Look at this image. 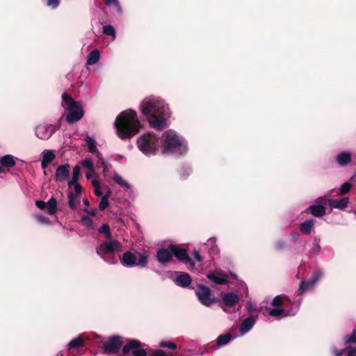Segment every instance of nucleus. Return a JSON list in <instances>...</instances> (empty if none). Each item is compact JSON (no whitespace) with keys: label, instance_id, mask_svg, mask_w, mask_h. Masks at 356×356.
Masks as SVG:
<instances>
[{"label":"nucleus","instance_id":"obj_50","mask_svg":"<svg viewBox=\"0 0 356 356\" xmlns=\"http://www.w3.org/2000/svg\"><path fill=\"white\" fill-rule=\"evenodd\" d=\"M108 206V200L106 197H102L100 203L99 204V209L101 211H104Z\"/></svg>","mask_w":356,"mask_h":356},{"label":"nucleus","instance_id":"obj_15","mask_svg":"<svg viewBox=\"0 0 356 356\" xmlns=\"http://www.w3.org/2000/svg\"><path fill=\"white\" fill-rule=\"evenodd\" d=\"M35 205L40 210L47 209V213L50 215H54L57 212V201L56 198L51 197L47 202L43 200H36Z\"/></svg>","mask_w":356,"mask_h":356},{"label":"nucleus","instance_id":"obj_9","mask_svg":"<svg viewBox=\"0 0 356 356\" xmlns=\"http://www.w3.org/2000/svg\"><path fill=\"white\" fill-rule=\"evenodd\" d=\"M146 346L145 343H141L136 339L128 340L122 348L124 355L132 354L134 356H147V353L144 348Z\"/></svg>","mask_w":356,"mask_h":356},{"label":"nucleus","instance_id":"obj_33","mask_svg":"<svg viewBox=\"0 0 356 356\" xmlns=\"http://www.w3.org/2000/svg\"><path fill=\"white\" fill-rule=\"evenodd\" d=\"M83 346V341L81 337L73 339L67 346V350L76 349Z\"/></svg>","mask_w":356,"mask_h":356},{"label":"nucleus","instance_id":"obj_27","mask_svg":"<svg viewBox=\"0 0 356 356\" xmlns=\"http://www.w3.org/2000/svg\"><path fill=\"white\" fill-rule=\"evenodd\" d=\"M17 160H18L17 158L11 154H6L0 159V163L3 167L13 168L15 165Z\"/></svg>","mask_w":356,"mask_h":356},{"label":"nucleus","instance_id":"obj_21","mask_svg":"<svg viewBox=\"0 0 356 356\" xmlns=\"http://www.w3.org/2000/svg\"><path fill=\"white\" fill-rule=\"evenodd\" d=\"M336 161L341 167L347 166L352 161V154L348 151H343L336 156Z\"/></svg>","mask_w":356,"mask_h":356},{"label":"nucleus","instance_id":"obj_55","mask_svg":"<svg viewBox=\"0 0 356 356\" xmlns=\"http://www.w3.org/2000/svg\"><path fill=\"white\" fill-rule=\"evenodd\" d=\"M74 191L73 192V195H76L78 196H81V186L79 184H75L74 186Z\"/></svg>","mask_w":356,"mask_h":356},{"label":"nucleus","instance_id":"obj_63","mask_svg":"<svg viewBox=\"0 0 356 356\" xmlns=\"http://www.w3.org/2000/svg\"><path fill=\"white\" fill-rule=\"evenodd\" d=\"M111 191L110 190H108L106 191V193L102 197H106V199L108 200L109 197L111 196Z\"/></svg>","mask_w":356,"mask_h":356},{"label":"nucleus","instance_id":"obj_29","mask_svg":"<svg viewBox=\"0 0 356 356\" xmlns=\"http://www.w3.org/2000/svg\"><path fill=\"white\" fill-rule=\"evenodd\" d=\"M315 220L313 219H307L300 225V232L303 234H309L314 228Z\"/></svg>","mask_w":356,"mask_h":356},{"label":"nucleus","instance_id":"obj_60","mask_svg":"<svg viewBox=\"0 0 356 356\" xmlns=\"http://www.w3.org/2000/svg\"><path fill=\"white\" fill-rule=\"evenodd\" d=\"M193 254H194L195 259L197 261H202V258L201 257V256L200 255V254L197 252L195 251Z\"/></svg>","mask_w":356,"mask_h":356},{"label":"nucleus","instance_id":"obj_46","mask_svg":"<svg viewBox=\"0 0 356 356\" xmlns=\"http://www.w3.org/2000/svg\"><path fill=\"white\" fill-rule=\"evenodd\" d=\"M346 344L356 343V330H354L351 334L346 335L344 337Z\"/></svg>","mask_w":356,"mask_h":356},{"label":"nucleus","instance_id":"obj_3","mask_svg":"<svg viewBox=\"0 0 356 356\" xmlns=\"http://www.w3.org/2000/svg\"><path fill=\"white\" fill-rule=\"evenodd\" d=\"M162 138V148L165 154H184L188 151L186 140L175 131H165Z\"/></svg>","mask_w":356,"mask_h":356},{"label":"nucleus","instance_id":"obj_57","mask_svg":"<svg viewBox=\"0 0 356 356\" xmlns=\"http://www.w3.org/2000/svg\"><path fill=\"white\" fill-rule=\"evenodd\" d=\"M332 353L335 356H341L343 353H346V348L341 350L333 349Z\"/></svg>","mask_w":356,"mask_h":356},{"label":"nucleus","instance_id":"obj_52","mask_svg":"<svg viewBox=\"0 0 356 356\" xmlns=\"http://www.w3.org/2000/svg\"><path fill=\"white\" fill-rule=\"evenodd\" d=\"M289 238H290V241L292 243H297L300 241V234L298 232H294L291 233Z\"/></svg>","mask_w":356,"mask_h":356},{"label":"nucleus","instance_id":"obj_30","mask_svg":"<svg viewBox=\"0 0 356 356\" xmlns=\"http://www.w3.org/2000/svg\"><path fill=\"white\" fill-rule=\"evenodd\" d=\"M321 250V248L320 245V239L316 237L314 239L311 248L307 252L308 257L312 258L313 257L317 256L320 253Z\"/></svg>","mask_w":356,"mask_h":356},{"label":"nucleus","instance_id":"obj_45","mask_svg":"<svg viewBox=\"0 0 356 356\" xmlns=\"http://www.w3.org/2000/svg\"><path fill=\"white\" fill-rule=\"evenodd\" d=\"M245 309L248 313L259 312V309L257 308L255 303L251 300L247 302L245 305Z\"/></svg>","mask_w":356,"mask_h":356},{"label":"nucleus","instance_id":"obj_58","mask_svg":"<svg viewBox=\"0 0 356 356\" xmlns=\"http://www.w3.org/2000/svg\"><path fill=\"white\" fill-rule=\"evenodd\" d=\"M83 211L84 212H86L88 213L89 215L90 216H95L96 215V213H97V209H93L92 210H88L87 209H83Z\"/></svg>","mask_w":356,"mask_h":356},{"label":"nucleus","instance_id":"obj_23","mask_svg":"<svg viewBox=\"0 0 356 356\" xmlns=\"http://www.w3.org/2000/svg\"><path fill=\"white\" fill-rule=\"evenodd\" d=\"M352 188V184L347 181L343 183L339 188H333L328 193L329 195H345L348 194Z\"/></svg>","mask_w":356,"mask_h":356},{"label":"nucleus","instance_id":"obj_32","mask_svg":"<svg viewBox=\"0 0 356 356\" xmlns=\"http://www.w3.org/2000/svg\"><path fill=\"white\" fill-rule=\"evenodd\" d=\"M69 207L71 209H76L78 203L79 202L80 196L73 195V191H70L67 193Z\"/></svg>","mask_w":356,"mask_h":356},{"label":"nucleus","instance_id":"obj_59","mask_svg":"<svg viewBox=\"0 0 356 356\" xmlns=\"http://www.w3.org/2000/svg\"><path fill=\"white\" fill-rule=\"evenodd\" d=\"M94 193L98 197L102 196V190H101V187L100 186L96 187V188L94 189Z\"/></svg>","mask_w":356,"mask_h":356},{"label":"nucleus","instance_id":"obj_20","mask_svg":"<svg viewBox=\"0 0 356 356\" xmlns=\"http://www.w3.org/2000/svg\"><path fill=\"white\" fill-rule=\"evenodd\" d=\"M173 257V252L170 249V245L168 248H162L158 250L156 253V257L161 264H166L172 260Z\"/></svg>","mask_w":356,"mask_h":356},{"label":"nucleus","instance_id":"obj_19","mask_svg":"<svg viewBox=\"0 0 356 356\" xmlns=\"http://www.w3.org/2000/svg\"><path fill=\"white\" fill-rule=\"evenodd\" d=\"M350 202V198L348 197H343L341 199H329L328 203L330 208L337 209L339 210H345Z\"/></svg>","mask_w":356,"mask_h":356},{"label":"nucleus","instance_id":"obj_53","mask_svg":"<svg viewBox=\"0 0 356 356\" xmlns=\"http://www.w3.org/2000/svg\"><path fill=\"white\" fill-rule=\"evenodd\" d=\"M60 4V0H47V5L53 9L58 7Z\"/></svg>","mask_w":356,"mask_h":356},{"label":"nucleus","instance_id":"obj_26","mask_svg":"<svg viewBox=\"0 0 356 356\" xmlns=\"http://www.w3.org/2000/svg\"><path fill=\"white\" fill-rule=\"evenodd\" d=\"M312 216L315 217H323L325 214V207L321 205L312 204L307 209Z\"/></svg>","mask_w":356,"mask_h":356},{"label":"nucleus","instance_id":"obj_51","mask_svg":"<svg viewBox=\"0 0 356 356\" xmlns=\"http://www.w3.org/2000/svg\"><path fill=\"white\" fill-rule=\"evenodd\" d=\"M81 168L79 165H76L73 168L72 178L74 180H79L80 176Z\"/></svg>","mask_w":356,"mask_h":356},{"label":"nucleus","instance_id":"obj_8","mask_svg":"<svg viewBox=\"0 0 356 356\" xmlns=\"http://www.w3.org/2000/svg\"><path fill=\"white\" fill-rule=\"evenodd\" d=\"M240 297L237 293L229 292L222 293L220 302V308L226 313H232L238 303Z\"/></svg>","mask_w":356,"mask_h":356},{"label":"nucleus","instance_id":"obj_56","mask_svg":"<svg viewBox=\"0 0 356 356\" xmlns=\"http://www.w3.org/2000/svg\"><path fill=\"white\" fill-rule=\"evenodd\" d=\"M346 353L348 354V356H356V347L355 348L348 347L346 348Z\"/></svg>","mask_w":356,"mask_h":356},{"label":"nucleus","instance_id":"obj_13","mask_svg":"<svg viewBox=\"0 0 356 356\" xmlns=\"http://www.w3.org/2000/svg\"><path fill=\"white\" fill-rule=\"evenodd\" d=\"M300 302V300L294 305L293 307L289 310L282 307H266V312H268L267 315L277 318H280L288 316H294L298 310Z\"/></svg>","mask_w":356,"mask_h":356},{"label":"nucleus","instance_id":"obj_41","mask_svg":"<svg viewBox=\"0 0 356 356\" xmlns=\"http://www.w3.org/2000/svg\"><path fill=\"white\" fill-rule=\"evenodd\" d=\"M82 165L83 167L88 169L91 174L94 172V163L90 158H86L83 160Z\"/></svg>","mask_w":356,"mask_h":356},{"label":"nucleus","instance_id":"obj_49","mask_svg":"<svg viewBox=\"0 0 356 356\" xmlns=\"http://www.w3.org/2000/svg\"><path fill=\"white\" fill-rule=\"evenodd\" d=\"M172 355L171 353L167 354L165 351L161 349H156L153 350L149 356H172Z\"/></svg>","mask_w":356,"mask_h":356},{"label":"nucleus","instance_id":"obj_54","mask_svg":"<svg viewBox=\"0 0 356 356\" xmlns=\"http://www.w3.org/2000/svg\"><path fill=\"white\" fill-rule=\"evenodd\" d=\"M275 247L277 250H282L286 248V242L282 239H280L277 241Z\"/></svg>","mask_w":356,"mask_h":356},{"label":"nucleus","instance_id":"obj_61","mask_svg":"<svg viewBox=\"0 0 356 356\" xmlns=\"http://www.w3.org/2000/svg\"><path fill=\"white\" fill-rule=\"evenodd\" d=\"M78 181V180H74L73 181V178L72 177V179L68 181V186L70 187H71L72 186H74L75 184H77L76 182Z\"/></svg>","mask_w":356,"mask_h":356},{"label":"nucleus","instance_id":"obj_40","mask_svg":"<svg viewBox=\"0 0 356 356\" xmlns=\"http://www.w3.org/2000/svg\"><path fill=\"white\" fill-rule=\"evenodd\" d=\"M103 33L106 35L112 36L114 39L115 38V29L111 25H105L103 26Z\"/></svg>","mask_w":356,"mask_h":356},{"label":"nucleus","instance_id":"obj_37","mask_svg":"<svg viewBox=\"0 0 356 356\" xmlns=\"http://www.w3.org/2000/svg\"><path fill=\"white\" fill-rule=\"evenodd\" d=\"M105 4L108 7H115L116 12L118 14H121L122 13V7L118 0H106Z\"/></svg>","mask_w":356,"mask_h":356},{"label":"nucleus","instance_id":"obj_1","mask_svg":"<svg viewBox=\"0 0 356 356\" xmlns=\"http://www.w3.org/2000/svg\"><path fill=\"white\" fill-rule=\"evenodd\" d=\"M140 111L152 128L161 131L168 127L167 120L170 111L168 104L161 97H145L140 102Z\"/></svg>","mask_w":356,"mask_h":356},{"label":"nucleus","instance_id":"obj_4","mask_svg":"<svg viewBox=\"0 0 356 356\" xmlns=\"http://www.w3.org/2000/svg\"><path fill=\"white\" fill-rule=\"evenodd\" d=\"M161 140L156 134L148 132L141 135L137 139L138 149L145 156L156 155L159 151Z\"/></svg>","mask_w":356,"mask_h":356},{"label":"nucleus","instance_id":"obj_38","mask_svg":"<svg viewBox=\"0 0 356 356\" xmlns=\"http://www.w3.org/2000/svg\"><path fill=\"white\" fill-rule=\"evenodd\" d=\"M158 346L160 348H168L170 350H175L177 348L176 343L171 342L170 341H160L158 344Z\"/></svg>","mask_w":356,"mask_h":356},{"label":"nucleus","instance_id":"obj_22","mask_svg":"<svg viewBox=\"0 0 356 356\" xmlns=\"http://www.w3.org/2000/svg\"><path fill=\"white\" fill-rule=\"evenodd\" d=\"M41 167L45 170L49 165L55 159L56 154L54 151L49 149H44L42 152Z\"/></svg>","mask_w":356,"mask_h":356},{"label":"nucleus","instance_id":"obj_62","mask_svg":"<svg viewBox=\"0 0 356 356\" xmlns=\"http://www.w3.org/2000/svg\"><path fill=\"white\" fill-rule=\"evenodd\" d=\"M92 186L94 187V189L96 188V187H99L100 186V184L98 182V181L94 179L92 181Z\"/></svg>","mask_w":356,"mask_h":356},{"label":"nucleus","instance_id":"obj_25","mask_svg":"<svg viewBox=\"0 0 356 356\" xmlns=\"http://www.w3.org/2000/svg\"><path fill=\"white\" fill-rule=\"evenodd\" d=\"M177 285L186 288L191 283V278L186 273H181L175 279Z\"/></svg>","mask_w":356,"mask_h":356},{"label":"nucleus","instance_id":"obj_42","mask_svg":"<svg viewBox=\"0 0 356 356\" xmlns=\"http://www.w3.org/2000/svg\"><path fill=\"white\" fill-rule=\"evenodd\" d=\"M99 233L104 234L108 239L111 238V233L109 226L107 224H103L98 229Z\"/></svg>","mask_w":356,"mask_h":356},{"label":"nucleus","instance_id":"obj_47","mask_svg":"<svg viewBox=\"0 0 356 356\" xmlns=\"http://www.w3.org/2000/svg\"><path fill=\"white\" fill-rule=\"evenodd\" d=\"M328 200L325 195L319 197L315 200V204L325 207L327 202H328Z\"/></svg>","mask_w":356,"mask_h":356},{"label":"nucleus","instance_id":"obj_12","mask_svg":"<svg viewBox=\"0 0 356 356\" xmlns=\"http://www.w3.org/2000/svg\"><path fill=\"white\" fill-rule=\"evenodd\" d=\"M123 343L122 338L119 336H113L108 339L102 343V350L104 353L111 355L116 354L121 348Z\"/></svg>","mask_w":356,"mask_h":356},{"label":"nucleus","instance_id":"obj_64","mask_svg":"<svg viewBox=\"0 0 356 356\" xmlns=\"http://www.w3.org/2000/svg\"><path fill=\"white\" fill-rule=\"evenodd\" d=\"M350 181L356 182V173H355L350 179Z\"/></svg>","mask_w":356,"mask_h":356},{"label":"nucleus","instance_id":"obj_31","mask_svg":"<svg viewBox=\"0 0 356 356\" xmlns=\"http://www.w3.org/2000/svg\"><path fill=\"white\" fill-rule=\"evenodd\" d=\"M100 58L99 51L97 49L91 51L87 58L86 64L88 65H93L96 64Z\"/></svg>","mask_w":356,"mask_h":356},{"label":"nucleus","instance_id":"obj_24","mask_svg":"<svg viewBox=\"0 0 356 356\" xmlns=\"http://www.w3.org/2000/svg\"><path fill=\"white\" fill-rule=\"evenodd\" d=\"M207 277L216 284H225L227 282L222 273L218 271L207 274Z\"/></svg>","mask_w":356,"mask_h":356},{"label":"nucleus","instance_id":"obj_10","mask_svg":"<svg viewBox=\"0 0 356 356\" xmlns=\"http://www.w3.org/2000/svg\"><path fill=\"white\" fill-rule=\"evenodd\" d=\"M323 276V271L317 270L308 280H302L300 282L299 288L297 291L298 296H300L306 292L310 291L314 289L316 283Z\"/></svg>","mask_w":356,"mask_h":356},{"label":"nucleus","instance_id":"obj_39","mask_svg":"<svg viewBox=\"0 0 356 356\" xmlns=\"http://www.w3.org/2000/svg\"><path fill=\"white\" fill-rule=\"evenodd\" d=\"M216 239L215 238H210L208 239L207 243L205 244L210 247V252L213 253H218V250L216 245Z\"/></svg>","mask_w":356,"mask_h":356},{"label":"nucleus","instance_id":"obj_7","mask_svg":"<svg viewBox=\"0 0 356 356\" xmlns=\"http://www.w3.org/2000/svg\"><path fill=\"white\" fill-rule=\"evenodd\" d=\"M122 250V245L117 240L105 241L99 245L96 248L97 254L103 259H105V254L120 253Z\"/></svg>","mask_w":356,"mask_h":356},{"label":"nucleus","instance_id":"obj_16","mask_svg":"<svg viewBox=\"0 0 356 356\" xmlns=\"http://www.w3.org/2000/svg\"><path fill=\"white\" fill-rule=\"evenodd\" d=\"M257 316H250L244 318L239 327V333L241 336H243L250 332L256 323Z\"/></svg>","mask_w":356,"mask_h":356},{"label":"nucleus","instance_id":"obj_5","mask_svg":"<svg viewBox=\"0 0 356 356\" xmlns=\"http://www.w3.org/2000/svg\"><path fill=\"white\" fill-rule=\"evenodd\" d=\"M62 106L67 111L65 120L70 124L79 121L84 115L81 104L75 102L67 93H63L62 95Z\"/></svg>","mask_w":356,"mask_h":356},{"label":"nucleus","instance_id":"obj_48","mask_svg":"<svg viewBox=\"0 0 356 356\" xmlns=\"http://www.w3.org/2000/svg\"><path fill=\"white\" fill-rule=\"evenodd\" d=\"M81 220L85 223V225L89 228H94L93 221L91 218H90L87 216H82Z\"/></svg>","mask_w":356,"mask_h":356},{"label":"nucleus","instance_id":"obj_36","mask_svg":"<svg viewBox=\"0 0 356 356\" xmlns=\"http://www.w3.org/2000/svg\"><path fill=\"white\" fill-rule=\"evenodd\" d=\"M98 161L97 165L103 168L104 172H108L111 168V165L105 161L102 153H98Z\"/></svg>","mask_w":356,"mask_h":356},{"label":"nucleus","instance_id":"obj_43","mask_svg":"<svg viewBox=\"0 0 356 356\" xmlns=\"http://www.w3.org/2000/svg\"><path fill=\"white\" fill-rule=\"evenodd\" d=\"M284 300V297L278 295L276 296L273 300L271 301L270 305L273 307H280L282 305Z\"/></svg>","mask_w":356,"mask_h":356},{"label":"nucleus","instance_id":"obj_14","mask_svg":"<svg viewBox=\"0 0 356 356\" xmlns=\"http://www.w3.org/2000/svg\"><path fill=\"white\" fill-rule=\"evenodd\" d=\"M58 128V125L42 123L35 127V136L40 140H48Z\"/></svg>","mask_w":356,"mask_h":356},{"label":"nucleus","instance_id":"obj_28","mask_svg":"<svg viewBox=\"0 0 356 356\" xmlns=\"http://www.w3.org/2000/svg\"><path fill=\"white\" fill-rule=\"evenodd\" d=\"M85 142L87 145L88 151L90 153L96 154L97 157L98 158V153H101V152L97 149V142H96L95 139L93 137L87 135L85 138Z\"/></svg>","mask_w":356,"mask_h":356},{"label":"nucleus","instance_id":"obj_34","mask_svg":"<svg viewBox=\"0 0 356 356\" xmlns=\"http://www.w3.org/2000/svg\"><path fill=\"white\" fill-rule=\"evenodd\" d=\"M232 339L230 334H222L216 339V343L219 346H222L227 344Z\"/></svg>","mask_w":356,"mask_h":356},{"label":"nucleus","instance_id":"obj_35","mask_svg":"<svg viewBox=\"0 0 356 356\" xmlns=\"http://www.w3.org/2000/svg\"><path fill=\"white\" fill-rule=\"evenodd\" d=\"M113 180L115 181V183H117L122 187H124L127 189L131 188V186L129 185V184L128 182H127L126 181H124L122 179V177L116 172H115L113 175Z\"/></svg>","mask_w":356,"mask_h":356},{"label":"nucleus","instance_id":"obj_44","mask_svg":"<svg viewBox=\"0 0 356 356\" xmlns=\"http://www.w3.org/2000/svg\"><path fill=\"white\" fill-rule=\"evenodd\" d=\"M33 216L35 218V220L40 224H42V225H50L51 224L50 220L47 217H45L40 214H34Z\"/></svg>","mask_w":356,"mask_h":356},{"label":"nucleus","instance_id":"obj_2","mask_svg":"<svg viewBox=\"0 0 356 356\" xmlns=\"http://www.w3.org/2000/svg\"><path fill=\"white\" fill-rule=\"evenodd\" d=\"M115 127L120 138H131L140 128L136 112L133 110L122 111L115 119Z\"/></svg>","mask_w":356,"mask_h":356},{"label":"nucleus","instance_id":"obj_6","mask_svg":"<svg viewBox=\"0 0 356 356\" xmlns=\"http://www.w3.org/2000/svg\"><path fill=\"white\" fill-rule=\"evenodd\" d=\"M122 266L125 268H145L148 263V257L144 254H136L127 251L123 253L120 259Z\"/></svg>","mask_w":356,"mask_h":356},{"label":"nucleus","instance_id":"obj_17","mask_svg":"<svg viewBox=\"0 0 356 356\" xmlns=\"http://www.w3.org/2000/svg\"><path fill=\"white\" fill-rule=\"evenodd\" d=\"M170 249L179 260L184 263H188L191 266H194V262L189 258L186 251L184 249H179L176 245H170Z\"/></svg>","mask_w":356,"mask_h":356},{"label":"nucleus","instance_id":"obj_11","mask_svg":"<svg viewBox=\"0 0 356 356\" xmlns=\"http://www.w3.org/2000/svg\"><path fill=\"white\" fill-rule=\"evenodd\" d=\"M195 294L198 300L206 307H210L218 302V299L212 296L210 289L204 285L199 284L197 286Z\"/></svg>","mask_w":356,"mask_h":356},{"label":"nucleus","instance_id":"obj_18","mask_svg":"<svg viewBox=\"0 0 356 356\" xmlns=\"http://www.w3.org/2000/svg\"><path fill=\"white\" fill-rule=\"evenodd\" d=\"M70 178V165L68 163L58 166L56 170L55 181L63 182Z\"/></svg>","mask_w":356,"mask_h":356}]
</instances>
